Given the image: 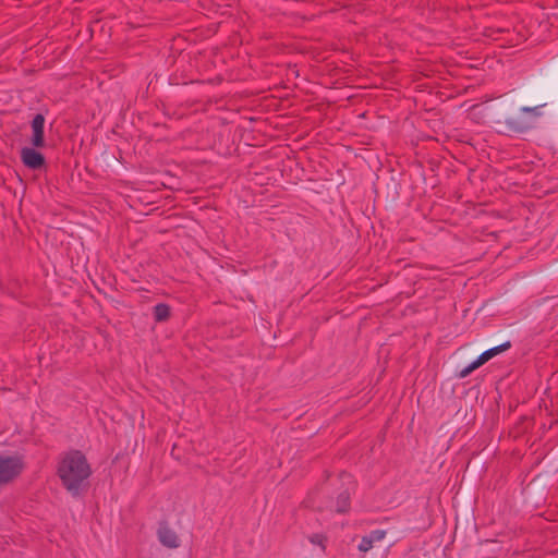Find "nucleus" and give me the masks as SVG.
<instances>
[{
  "instance_id": "nucleus-1",
  "label": "nucleus",
  "mask_w": 558,
  "mask_h": 558,
  "mask_svg": "<svg viewBox=\"0 0 558 558\" xmlns=\"http://www.w3.org/2000/svg\"><path fill=\"white\" fill-rule=\"evenodd\" d=\"M92 471L85 457L80 451L65 453L58 465V475L64 487L76 495Z\"/></svg>"
},
{
  "instance_id": "nucleus-5",
  "label": "nucleus",
  "mask_w": 558,
  "mask_h": 558,
  "mask_svg": "<svg viewBox=\"0 0 558 558\" xmlns=\"http://www.w3.org/2000/svg\"><path fill=\"white\" fill-rule=\"evenodd\" d=\"M21 157L25 166L32 169H38L44 165V156L33 148H23Z\"/></svg>"
},
{
  "instance_id": "nucleus-4",
  "label": "nucleus",
  "mask_w": 558,
  "mask_h": 558,
  "mask_svg": "<svg viewBox=\"0 0 558 558\" xmlns=\"http://www.w3.org/2000/svg\"><path fill=\"white\" fill-rule=\"evenodd\" d=\"M523 117L521 118L523 121H519V119H512L509 121V124L517 131H522L524 129L530 128L533 122L539 117L538 108H530L523 107L521 109Z\"/></svg>"
},
{
  "instance_id": "nucleus-8",
  "label": "nucleus",
  "mask_w": 558,
  "mask_h": 558,
  "mask_svg": "<svg viewBox=\"0 0 558 558\" xmlns=\"http://www.w3.org/2000/svg\"><path fill=\"white\" fill-rule=\"evenodd\" d=\"M159 541L170 548H174L179 546V538L177 534L167 526H160L158 530Z\"/></svg>"
},
{
  "instance_id": "nucleus-7",
  "label": "nucleus",
  "mask_w": 558,
  "mask_h": 558,
  "mask_svg": "<svg viewBox=\"0 0 558 558\" xmlns=\"http://www.w3.org/2000/svg\"><path fill=\"white\" fill-rule=\"evenodd\" d=\"M386 536V532L376 530L364 536L359 544V550L366 553L373 548L375 543L381 542Z\"/></svg>"
},
{
  "instance_id": "nucleus-2",
  "label": "nucleus",
  "mask_w": 558,
  "mask_h": 558,
  "mask_svg": "<svg viewBox=\"0 0 558 558\" xmlns=\"http://www.w3.org/2000/svg\"><path fill=\"white\" fill-rule=\"evenodd\" d=\"M24 461L20 454L0 453V487L13 482L23 471Z\"/></svg>"
},
{
  "instance_id": "nucleus-3",
  "label": "nucleus",
  "mask_w": 558,
  "mask_h": 558,
  "mask_svg": "<svg viewBox=\"0 0 558 558\" xmlns=\"http://www.w3.org/2000/svg\"><path fill=\"white\" fill-rule=\"evenodd\" d=\"M510 348V342H505L500 345H497L495 348H492L485 352H483L473 363L461 369L459 376L460 378H465L469 376L472 372L477 369L480 366L488 362L490 359L495 357L496 355L507 351Z\"/></svg>"
},
{
  "instance_id": "nucleus-6",
  "label": "nucleus",
  "mask_w": 558,
  "mask_h": 558,
  "mask_svg": "<svg viewBox=\"0 0 558 558\" xmlns=\"http://www.w3.org/2000/svg\"><path fill=\"white\" fill-rule=\"evenodd\" d=\"M44 124L45 118L41 114H37L32 122V144L35 147H43L45 144L44 141Z\"/></svg>"
},
{
  "instance_id": "nucleus-9",
  "label": "nucleus",
  "mask_w": 558,
  "mask_h": 558,
  "mask_svg": "<svg viewBox=\"0 0 558 558\" xmlns=\"http://www.w3.org/2000/svg\"><path fill=\"white\" fill-rule=\"evenodd\" d=\"M169 316V307L165 304H158L155 307V317L157 320H165Z\"/></svg>"
},
{
  "instance_id": "nucleus-10",
  "label": "nucleus",
  "mask_w": 558,
  "mask_h": 558,
  "mask_svg": "<svg viewBox=\"0 0 558 558\" xmlns=\"http://www.w3.org/2000/svg\"><path fill=\"white\" fill-rule=\"evenodd\" d=\"M349 507V494L343 493L339 496L337 502V511L344 512Z\"/></svg>"
}]
</instances>
